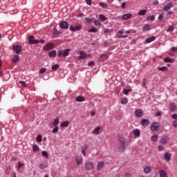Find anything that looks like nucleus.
<instances>
[{
	"instance_id": "nucleus-52",
	"label": "nucleus",
	"mask_w": 177,
	"mask_h": 177,
	"mask_svg": "<svg viewBox=\"0 0 177 177\" xmlns=\"http://www.w3.org/2000/svg\"><path fill=\"white\" fill-rule=\"evenodd\" d=\"M57 56H58V57H60L61 56H63V51L58 50Z\"/></svg>"
},
{
	"instance_id": "nucleus-42",
	"label": "nucleus",
	"mask_w": 177,
	"mask_h": 177,
	"mask_svg": "<svg viewBox=\"0 0 177 177\" xmlns=\"http://www.w3.org/2000/svg\"><path fill=\"white\" fill-rule=\"evenodd\" d=\"M121 103H122V104H127V103H128V98L122 99Z\"/></svg>"
},
{
	"instance_id": "nucleus-30",
	"label": "nucleus",
	"mask_w": 177,
	"mask_h": 177,
	"mask_svg": "<svg viewBox=\"0 0 177 177\" xmlns=\"http://www.w3.org/2000/svg\"><path fill=\"white\" fill-rule=\"evenodd\" d=\"M32 150H33L34 153H37V151H39V147H38V145H35L32 147Z\"/></svg>"
},
{
	"instance_id": "nucleus-53",
	"label": "nucleus",
	"mask_w": 177,
	"mask_h": 177,
	"mask_svg": "<svg viewBox=\"0 0 177 177\" xmlns=\"http://www.w3.org/2000/svg\"><path fill=\"white\" fill-rule=\"evenodd\" d=\"M82 27L80 26H77L75 27V31H80L81 30Z\"/></svg>"
},
{
	"instance_id": "nucleus-6",
	"label": "nucleus",
	"mask_w": 177,
	"mask_h": 177,
	"mask_svg": "<svg viewBox=\"0 0 177 177\" xmlns=\"http://www.w3.org/2000/svg\"><path fill=\"white\" fill-rule=\"evenodd\" d=\"M55 48V44L52 43L46 44L44 46V50H50V49H53Z\"/></svg>"
},
{
	"instance_id": "nucleus-25",
	"label": "nucleus",
	"mask_w": 177,
	"mask_h": 177,
	"mask_svg": "<svg viewBox=\"0 0 177 177\" xmlns=\"http://www.w3.org/2000/svg\"><path fill=\"white\" fill-rule=\"evenodd\" d=\"M20 60V57L19 55H14L12 58L13 63H17Z\"/></svg>"
},
{
	"instance_id": "nucleus-33",
	"label": "nucleus",
	"mask_w": 177,
	"mask_h": 177,
	"mask_svg": "<svg viewBox=\"0 0 177 177\" xmlns=\"http://www.w3.org/2000/svg\"><path fill=\"white\" fill-rule=\"evenodd\" d=\"M147 10H140L138 12V15L139 16H145V15H146Z\"/></svg>"
},
{
	"instance_id": "nucleus-35",
	"label": "nucleus",
	"mask_w": 177,
	"mask_h": 177,
	"mask_svg": "<svg viewBox=\"0 0 177 177\" xmlns=\"http://www.w3.org/2000/svg\"><path fill=\"white\" fill-rule=\"evenodd\" d=\"M174 30H175V28L174 27V26H169L168 29L167 30V32H171V31H174Z\"/></svg>"
},
{
	"instance_id": "nucleus-40",
	"label": "nucleus",
	"mask_w": 177,
	"mask_h": 177,
	"mask_svg": "<svg viewBox=\"0 0 177 177\" xmlns=\"http://www.w3.org/2000/svg\"><path fill=\"white\" fill-rule=\"evenodd\" d=\"M37 142H42V136L39 135L36 138Z\"/></svg>"
},
{
	"instance_id": "nucleus-4",
	"label": "nucleus",
	"mask_w": 177,
	"mask_h": 177,
	"mask_svg": "<svg viewBox=\"0 0 177 177\" xmlns=\"http://www.w3.org/2000/svg\"><path fill=\"white\" fill-rule=\"evenodd\" d=\"M69 26L70 25L68 24V23L66 22V21H62L59 24L60 28H63L64 30H67Z\"/></svg>"
},
{
	"instance_id": "nucleus-49",
	"label": "nucleus",
	"mask_w": 177,
	"mask_h": 177,
	"mask_svg": "<svg viewBox=\"0 0 177 177\" xmlns=\"http://www.w3.org/2000/svg\"><path fill=\"white\" fill-rule=\"evenodd\" d=\"M104 32H105V34H110V33H111V30H110V29H104Z\"/></svg>"
},
{
	"instance_id": "nucleus-61",
	"label": "nucleus",
	"mask_w": 177,
	"mask_h": 177,
	"mask_svg": "<svg viewBox=\"0 0 177 177\" xmlns=\"http://www.w3.org/2000/svg\"><path fill=\"white\" fill-rule=\"evenodd\" d=\"M86 23H92V19L89 18H86Z\"/></svg>"
},
{
	"instance_id": "nucleus-57",
	"label": "nucleus",
	"mask_w": 177,
	"mask_h": 177,
	"mask_svg": "<svg viewBox=\"0 0 177 177\" xmlns=\"http://www.w3.org/2000/svg\"><path fill=\"white\" fill-rule=\"evenodd\" d=\"M162 19H164V15H162V14H160L158 16V20L161 21V20H162Z\"/></svg>"
},
{
	"instance_id": "nucleus-19",
	"label": "nucleus",
	"mask_w": 177,
	"mask_h": 177,
	"mask_svg": "<svg viewBox=\"0 0 177 177\" xmlns=\"http://www.w3.org/2000/svg\"><path fill=\"white\" fill-rule=\"evenodd\" d=\"M133 134H134V136L139 138V136H140V130H139L138 129H134Z\"/></svg>"
},
{
	"instance_id": "nucleus-50",
	"label": "nucleus",
	"mask_w": 177,
	"mask_h": 177,
	"mask_svg": "<svg viewBox=\"0 0 177 177\" xmlns=\"http://www.w3.org/2000/svg\"><path fill=\"white\" fill-rule=\"evenodd\" d=\"M20 84L22 86H24V88H26V86H27V84H26V82L24 81H21Z\"/></svg>"
},
{
	"instance_id": "nucleus-45",
	"label": "nucleus",
	"mask_w": 177,
	"mask_h": 177,
	"mask_svg": "<svg viewBox=\"0 0 177 177\" xmlns=\"http://www.w3.org/2000/svg\"><path fill=\"white\" fill-rule=\"evenodd\" d=\"M129 92H131L130 89H124V91H123V93L124 95H129Z\"/></svg>"
},
{
	"instance_id": "nucleus-2",
	"label": "nucleus",
	"mask_w": 177,
	"mask_h": 177,
	"mask_svg": "<svg viewBox=\"0 0 177 177\" xmlns=\"http://www.w3.org/2000/svg\"><path fill=\"white\" fill-rule=\"evenodd\" d=\"M95 167V165H93V162H86L85 163V169L87 171H91V169H93Z\"/></svg>"
},
{
	"instance_id": "nucleus-22",
	"label": "nucleus",
	"mask_w": 177,
	"mask_h": 177,
	"mask_svg": "<svg viewBox=\"0 0 177 177\" xmlns=\"http://www.w3.org/2000/svg\"><path fill=\"white\" fill-rule=\"evenodd\" d=\"M141 124L142 127H147L149 124V120L143 119L141 120Z\"/></svg>"
},
{
	"instance_id": "nucleus-15",
	"label": "nucleus",
	"mask_w": 177,
	"mask_h": 177,
	"mask_svg": "<svg viewBox=\"0 0 177 177\" xmlns=\"http://www.w3.org/2000/svg\"><path fill=\"white\" fill-rule=\"evenodd\" d=\"M75 160L77 165H81L82 164V161H83L82 156H78L75 158Z\"/></svg>"
},
{
	"instance_id": "nucleus-34",
	"label": "nucleus",
	"mask_w": 177,
	"mask_h": 177,
	"mask_svg": "<svg viewBox=\"0 0 177 177\" xmlns=\"http://www.w3.org/2000/svg\"><path fill=\"white\" fill-rule=\"evenodd\" d=\"M59 67H60V66H59V64L53 65V66H52V70H53V71H57V69L59 68Z\"/></svg>"
},
{
	"instance_id": "nucleus-56",
	"label": "nucleus",
	"mask_w": 177,
	"mask_h": 177,
	"mask_svg": "<svg viewBox=\"0 0 177 177\" xmlns=\"http://www.w3.org/2000/svg\"><path fill=\"white\" fill-rule=\"evenodd\" d=\"M100 5L102 6V8H107V4L104 3H100Z\"/></svg>"
},
{
	"instance_id": "nucleus-31",
	"label": "nucleus",
	"mask_w": 177,
	"mask_h": 177,
	"mask_svg": "<svg viewBox=\"0 0 177 177\" xmlns=\"http://www.w3.org/2000/svg\"><path fill=\"white\" fill-rule=\"evenodd\" d=\"M158 70L159 71H168V68L167 66H162V67H158Z\"/></svg>"
},
{
	"instance_id": "nucleus-11",
	"label": "nucleus",
	"mask_w": 177,
	"mask_h": 177,
	"mask_svg": "<svg viewBox=\"0 0 177 177\" xmlns=\"http://www.w3.org/2000/svg\"><path fill=\"white\" fill-rule=\"evenodd\" d=\"M172 157V155L168 152L165 153L164 154V158L165 161H171V158Z\"/></svg>"
},
{
	"instance_id": "nucleus-13",
	"label": "nucleus",
	"mask_w": 177,
	"mask_h": 177,
	"mask_svg": "<svg viewBox=\"0 0 177 177\" xmlns=\"http://www.w3.org/2000/svg\"><path fill=\"white\" fill-rule=\"evenodd\" d=\"M13 50L16 52L19 55L21 52V46L19 45H15L13 46Z\"/></svg>"
},
{
	"instance_id": "nucleus-63",
	"label": "nucleus",
	"mask_w": 177,
	"mask_h": 177,
	"mask_svg": "<svg viewBox=\"0 0 177 177\" xmlns=\"http://www.w3.org/2000/svg\"><path fill=\"white\" fill-rule=\"evenodd\" d=\"M173 126H174L175 128H177V121H174L173 122Z\"/></svg>"
},
{
	"instance_id": "nucleus-60",
	"label": "nucleus",
	"mask_w": 177,
	"mask_h": 177,
	"mask_svg": "<svg viewBox=\"0 0 177 177\" xmlns=\"http://www.w3.org/2000/svg\"><path fill=\"white\" fill-rule=\"evenodd\" d=\"M87 5H92V0H86Z\"/></svg>"
},
{
	"instance_id": "nucleus-32",
	"label": "nucleus",
	"mask_w": 177,
	"mask_h": 177,
	"mask_svg": "<svg viewBox=\"0 0 177 177\" xmlns=\"http://www.w3.org/2000/svg\"><path fill=\"white\" fill-rule=\"evenodd\" d=\"M175 110H176V105H175V104H171L170 105V111H175Z\"/></svg>"
},
{
	"instance_id": "nucleus-64",
	"label": "nucleus",
	"mask_w": 177,
	"mask_h": 177,
	"mask_svg": "<svg viewBox=\"0 0 177 177\" xmlns=\"http://www.w3.org/2000/svg\"><path fill=\"white\" fill-rule=\"evenodd\" d=\"M171 50H172V52H177V48L176 47H173L171 48Z\"/></svg>"
},
{
	"instance_id": "nucleus-38",
	"label": "nucleus",
	"mask_w": 177,
	"mask_h": 177,
	"mask_svg": "<svg viewBox=\"0 0 177 177\" xmlns=\"http://www.w3.org/2000/svg\"><path fill=\"white\" fill-rule=\"evenodd\" d=\"M41 155L43 156V157H46V158H48L49 157L46 151H43L41 152Z\"/></svg>"
},
{
	"instance_id": "nucleus-10",
	"label": "nucleus",
	"mask_w": 177,
	"mask_h": 177,
	"mask_svg": "<svg viewBox=\"0 0 177 177\" xmlns=\"http://www.w3.org/2000/svg\"><path fill=\"white\" fill-rule=\"evenodd\" d=\"M171 8H174V3H172L166 4L163 8V10L165 12H167V11L169 10V9H171Z\"/></svg>"
},
{
	"instance_id": "nucleus-48",
	"label": "nucleus",
	"mask_w": 177,
	"mask_h": 177,
	"mask_svg": "<svg viewBox=\"0 0 177 177\" xmlns=\"http://www.w3.org/2000/svg\"><path fill=\"white\" fill-rule=\"evenodd\" d=\"M46 71V68H41L39 71L40 74H44V73H45Z\"/></svg>"
},
{
	"instance_id": "nucleus-16",
	"label": "nucleus",
	"mask_w": 177,
	"mask_h": 177,
	"mask_svg": "<svg viewBox=\"0 0 177 177\" xmlns=\"http://www.w3.org/2000/svg\"><path fill=\"white\" fill-rule=\"evenodd\" d=\"M159 177H168V174L164 170H160L159 171Z\"/></svg>"
},
{
	"instance_id": "nucleus-24",
	"label": "nucleus",
	"mask_w": 177,
	"mask_h": 177,
	"mask_svg": "<svg viewBox=\"0 0 177 177\" xmlns=\"http://www.w3.org/2000/svg\"><path fill=\"white\" fill-rule=\"evenodd\" d=\"M70 125V122L68 121H64L61 123L62 128L67 127Z\"/></svg>"
},
{
	"instance_id": "nucleus-18",
	"label": "nucleus",
	"mask_w": 177,
	"mask_h": 177,
	"mask_svg": "<svg viewBox=\"0 0 177 177\" xmlns=\"http://www.w3.org/2000/svg\"><path fill=\"white\" fill-rule=\"evenodd\" d=\"M131 17H132V14H125L122 15V19H123V20H128V19H131Z\"/></svg>"
},
{
	"instance_id": "nucleus-8",
	"label": "nucleus",
	"mask_w": 177,
	"mask_h": 177,
	"mask_svg": "<svg viewBox=\"0 0 177 177\" xmlns=\"http://www.w3.org/2000/svg\"><path fill=\"white\" fill-rule=\"evenodd\" d=\"M124 34H125V32H124V30H119L117 37L118 38H128V35H124Z\"/></svg>"
},
{
	"instance_id": "nucleus-23",
	"label": "nucleus",
	"mask_w": 177,
	"mask_h": 177,
	"mask_svg": "<svg viewBox=\"0 0 177 177\" xmlns=\"http://www.w3.org/2000/svg\"><path fill=\"white\" fill-rule=\"evenodd\" d=\"M156 40V37L152 36L146 39L147 44H150V42H153V41Z\"/></svg>"
},
{
	"instance_id": "nucleus-51",
	"label": "nucleus",
	"mask_w": 177,
	"mask_h": 177,
	"mask_svg": "<svg viewBox=\"0 0 177 177\" xmlns=\"http://www.w3.org/2000/svg\"><path fill=\"white\" fill-rule=\"evenodd\" d=\"M146 82H147V80H146V79H143L142 80V86H143V88H146Z\"/></svg>"
},
{
	"instance_id": "nucleus-44",
	"label": "nucleus",
	"mask_w": 177,
	"mask_h": 177,
	"mask_svg": "<svg viewBox=\"0 0 177 177\" xmlns=\"http://www.w3.org/2000/svg\"><path fill=\"white\" fill-rule=\"evenodd\" d=\"M157 139H158V137L156 135L151 137L152 142H157Z\"/></svg>"
},
{
	"instance_id": "nucleus-27",
	"label": "nucleus",
	"mask_w": 177,
	"mask_h": 177,
	"mask_svg": "<svg viewBox=\"0 0 177 177\" xmlns=\"http://www.w3.org/2000/svg\"><path fill=\"white\" fill-rule=\"evenodd\" d=\"M151 171V167L150 166H147L144 168V172L145 174H149Z\"/></svg>"
},
{
	"instance_id": "nucleus-55",
	"label": "nucleus",
	"mask_w": 177,
	"mask_h": 177,
	"mask_svg": "<svg viewBox=\"0 0 177 177\" xmlns=\"http://www.w3.org/2000/svg\"><path fill=\"white\" fill-rule=\"evenodd\" d=\"M88 147V145H84L82 147V150H86Z\"/></svg>"
},
{
	"instance_id": "nucleus-62",
	"label": "nucleus",
	"mask_w": 177,
	"mask_h": 177,
	"mask_svg": "<svg viewBox=\"0 0 177 177\" xmlns=\"http://www.w3.org/2000/svg\"><path fill=\"white\" fill-rule=\"evenodd\" d=\"M93 64H95V62L93 61H91L88 62V66H93Z\"/></svg>"
},
{
	"instance_id": "nucleus-26",
	"label": "nucleus",
	"mask_w": 177,
	"mask_h": 177,
	"mask_svg": "<svg viewBox=\"0 0 177 177\" xmlns=\"http://www.w3.org/2000/svg\"><path fill=\"white\" fill-rule=\"evenodd\" d=\"M57 55L56 50H52L48 53V56L50 57H55Z\"/></svg>"
},
{
	"instance_id": "nucleus-14",
	"label": "nucleus",
	"mask_w": 177,
	"mask_h": 177,
	"mask_svg": "<svg viewBox=\"0 0 177 177\" xmlns=\"http://www.w3.org/2000/svg\"><path fill=\"white\" fill-rule=\"evenodd\" d=\"M80 56L78 57V59H80V60H82L83 59H86V57H87V55L86 54V53L85 52H84V51H80Z\"/></svg>"
},
{
	"instance_id": "nucleus-37",
	"label": "nucleus",
	"mask_w": 177,
	"mask_h": 177,
	"mask_svg": "<svg viewBox=\"0 0 177 177\" xmlns=\"http://www.w3.org/2000/svg\"><path fill=\"white\" fill-rule=\"evenodd\" d=\"M88 31V32H97V29H96L95 27H93Z\"/></svg>"
},
{
	"instance_id": "nucleus-46",
	"label": "nucleus",
	"mask_w": 177,
	"mask_h": 177,
	"mask_svg": "<svg viewBox=\"0 0 177 177\" xmlns=\"http://www.w3.org/2000/svg\"><path fill=\"white\" fill-rule=\"evenodd\" d=\"M94 24H95V26H102V24L97 20L94 21Z\"/></svg>"
},
{
	"instance_id": "nucleus-36",
	"label": "nucleus",
	"mask_w": 177,
	"mask_h": 177,
	"mask_svg": "<svg viewBox=\"0 0 177 177\" xmlns=\"http://www.w3.org/2000/svg\"><path fill=\"white\" fill-rule=\"evenodd\" d=\"M53 133H57L59 132V127L55 126V128L52 130Z\"/></svg>"
},
{
	"instance_id": "nucleus-7",
	"label": "nucleus",
	"mask_w": 177,
	"mask_h": 177,
	"mask_svg": "<svg viewBox=\"0 0 177 177\" xmlns=\"http://www.w3.org/2000/svg\"><path fill=\"white\" fill-rule=\"evenodd\" d=\"M168 142H169V137L165 136L160 140V143L162 145H166V143H168Z\"/></svg>"
},
{
	"instance_id": "nucleus-12",
	"label": "nucleus",
	"mask_w": 177,
	"mask_h": 177,
	"mask_svg": "<svg viewBox=\"0 0 177 177\" xmlns=\"http://www.w3.org/2000/svg\"><path fill=\"white\" fill-rule=\"evenodd\" d=\"M102 127L100 126L97 127L94 130L92 131V133L94 135H100V131Z\"/></svg>"
},
{
	"instance_id": "nucleus-58",
	"label": "nucleus",
	"mask_w": 177,
	"mask_h": 177,
	"mask_svg": "<svg viewBox=\"0 0 177 177\" xmlns=\"http://www.w3.org/2000/svg\"><path fill=\"white\" fill-rule=\"evenodd\" d=\"M23 165H24V164H23L21 162H19L18 163V169H20V168H21V167H23Z\"/></svg>"
},
{
	"instance_id": "nucleus-41",
	"label": "nucleus",
	"mask_w": 177,
	"mask_h": 177,
	"mask_svg": "<svg viewBox=\"0 0 177 177\" xmlns=\"http://www.w3.org/2000/svg\"><path fill=\"white\" fill-rule=\"evenodd\" d=\"M40 169H45V168H48V165L45 164H41L39 165Z\"/></svg>"
},
{
	"instance_id": "nucleus-17",
	"label": "nucleus",
	"mask_w": 177,
	"mask_h": 177,
	"mask_svg": "<svg viewBox=\"0 0 177 177\" xmlns=\"http://www.w3.org/2000/svg\"><path fill=\"white\" fill-rule=\"evenodd\" d=\"M135 114L136 117H142V115H143V112H142V110L140 109H137L135 111Z\"/></svg>"
},
{
	"instance_id": "nucleus-43",
	"label": "nucleus",
	"mask_w": 177,
	"mask_h": 177,
	"mask_svg": "<svg viewBox=\"0 0 177 177\" xmlns=\"http://www.w3.org/2000/svg\"><path fill=\"white\" fill-rule=\"evenodd\" d=\"M165 62L166 63H171L172 62V59L169 58V57H167L165 58Z\"/></svg>"
},
{
	"instance_id": "nucleus-20",
	"label": "nucleus",
	"mask_w": 177,
	"mask_h": 177,
	"mask_svg": "<svg viewBox=\"0 0 177 177\" xmlns=\"http://www.w3.org/2000/svg\"><path fill=\"white\" fill-rule=\"evenodd\" d=\"M142 30H143V31H150V30H151V28L150 25L145 24V25H144Z\"/></svg>"
},
{
	"instance_id": "nucleus-5",
	"label": "nucleus",
	"mask_w": 177,
	"mask_h": 177,
	"mask_svg": "<svg viewBox=\"0 0 177 177\" xmlns=\"http://www.w3.org/2000/svg\"><path fill=\"white\" fill-rule=\"evenodd\" d=\"M158 128H160V124L157 122H153L151 126V131H152L153 132L158 131Z\"/></svg>"
},
{
	"instance_id": "nucleus-47",
	"label": "nucleus",
	"mask_w": 177,
	"mask_h": 177,
	"mask_svg": "<svg viewBox=\"0 0 177 177\" xmlns=\"http://www.w3.org/2000/svg\"><path fill=\"white\" fill-rule=\"evenodd\" d=\"M158 150L159 151H162V150H164V146H162V145H159V146L158 147Z\"/></svg>"
},
{
	"instance_id": "nucleus-21",
	"label": "nucleus",
	"mask_w": 177,
	"mask_h": 177,
	"mask_svg": "<svg viewBox=\"0 0 177 177\" xmlns=\"http://www.w3.org/2000/svg\"><path fill=\"white\" fill-rule=\"evenodd\" d=\"M75 100L76 102H85V97L80 95V96H77L76 98H75Z\"/></svg>"
},
{
	"instance_id": "nucleus-28",
	"label": "nucleus",
	"mask_w": 177,
	"mask_h": 177,
	"mask_svg": "<svg viewBox=\"0 0 177 177\" xmlns=\"http://www.w3.org/2000/svg\"><path fill=\"white\" fill-rule=\"evenodd\" d=\"M59 118H56L53 122L52 125H53L54 127H57V125H59Z\"/></svg>"
},
{
	"instance_id": "nucleus-29",
	"label": "nucleus",
	"mask_w": 177,
	"mask_h": 177,
	"mask_svg": "<svg viewBox=\"0 0 177 177\" xmlns=\"http://www.w3.org/2000/svg\"><path fill=\"white\" fill-rule=\"evenodd\" d=\"M70 53V50L66 49L64 51V53H62V56L63 57H66L67 56H68V54Z\"/></svg>"
},
{
	"instance_id": "nucleus-59",
	"label": "nucleus",
	"mask_w": 177,
	"mask_h": 177,
	"mask_svg": "<svg viewBox=\"0 0 177 177\" xmlns=\"http://www.w3.org/2000/svg\"><path fill=\"white\" fill-rule=\"evenodd\" d=\"M171 118H174V120H177V114L174 113V115H172Z\"/></svg>"
},
{
	"instance_id": "nucleus-1",
	"label": "nucleus",
	"mask_w": 177,
	"mask_h": 177,
	"mask_svg": "<svg viewBox=\"0 0 177 177\" xmlns=\"http://www.w3.org/2000/svg\"><path fill=\"white\" fill-rule=\"evenodd\" d=\"M118 140L120 143L119 150L122 153H124V151H125V149L129 146V143L125 140V138L122 136H118Z\"/></svg>"
},
{
	"instance_id": "nucleus-3",
	"label": "nucleus",
	"mask_w": 177,
	"mask_h": 177,
	"mask_svg": "<svg viewBox=\"0 0 177 177\" xmlns=\"http://www.w3.org/2000/svg\"><path fill=\"white\" fill-rule=\"evenodd\" d=\"M28 44H30V45L32 44H35L37 45V44H39V41L36 40L34 39V36H30L28 37Z\"/></svg>"
},
{
	"instance_id": "nucleus-39",
	"label": "nucleus",
	"mask_w": 177,
	"mask_h": 177,
	"mask_svg": "<svg viewBox=\"0 0 177 177\" xmlns=\"http://www.w3.org/2000/svg\"><path fill=\"white\" fill-rule=\"evenodd\" d=\"M100 20H102L103 21H106V20H107V17H106V16H104L103 15H100Z\"/></svg>"
},
{
	"instance_id": "nucleus-54",
	"label": "nucleus",
	"mask_w": 177,
	"mask_h": 177,
	"mask_svg": "<svg viewBox=\"0 0 177 177\" xmlns=\"http://www.w3.org/2000/svg\"><path fill=\"white\" fill-rule=\"evenodd\" d=\"M148 19H149L150 20H151V21H153V20L156 19V17L154 15H151V17H148Z\"/></svg>"
},
{
	"instance_id": "nucleus-9",
	"label": "nucleus",
	"mask_w": 177,
	"mask_h": 177,
	"mask_svg": "<svg viewBox=\"0 0 177 177\" xmlns=\"http://www.w3.org/2000/svg\"><path fill=\"white\" fill-rule=\"evenodd\" d=\"M104 167V161H100L97 164V171H101V169H103V167Z\"/></svg>"
}]
</instances>
